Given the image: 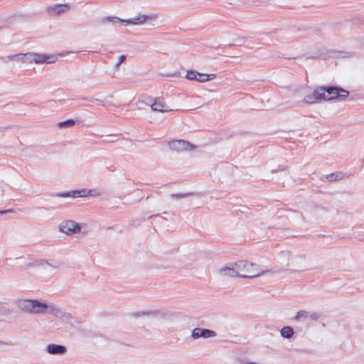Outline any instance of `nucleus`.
<instances>
[{"label":"nucleus","instance_id":"nucleus-35","mask_svg":"<svg viewBox=\"0 0 364 364\" xmlns=\"http://www.w3.org/2000/svg\"><path fill=\"white\" fill-rule=\"evenodd\" d=\"M160 216L159 214H156V215H152L151 218H153V217H159Z\"/></svg>","mask_w":364,"mask_h":364},{"label":"nucleus","instance_id":"nucleus-30","mask_svg":"<svg viewBox=\"0 0 364 364\" xmlns=\"http://www.w3.org/2000/svg\"><path fill=\"white\" fill-rule=\"evenodd\" d=\"M127 57L124 55H122L118 58V62L116 64V67H119L125 60Z\"/></svg>","mask_w":364,"mask_h":364},{"label":"nucleus","instance_id":"nucleus-18","mask_svg":"<svg viewBox=\"0 0 364 364\" xmlns=\"http://www.w3.org/2000/svg\"><path fill=\"white\" fill-rule=\"evenodd\" d=\"M69 9L68 5L67 4H58L55 5L52 7V10L55 14H60Z\"/></svg>","mask_w":364,"mask_h":364},{"label":"nucleus","instance_id":"nucleus-13","mask_svg":"<svg viewBox=\"0 0 364 364\" xmlns=\"http://www.w3.org/2000/svg\"><path fill=\"white\" fill-rule=\"evenodd\" d=\"M46 350L50 355H63L66 353L67 348L65 346L52 343L46 346Z\"/></svg>","mask_w":364,"mask_h":364},{"label":"nucleus","instance_id":"nucleus-5","mask_svg":"<svg viewBox=\"0 0 364 364\" xmlns=\"http://www.w3.org/2000/svg\"><path fill=\"white\" fill-rule=\"evenodd\" d=\"M81 228L80 224L72 220H65L59 225V230L68 235L79 233Z\"/></svg>","mask_w":364,"mask_h":364},{"label":"nucleus","instance_id":"nucleus-25","mask_svg":"<svg viewBox=\"0 0 364 364\" xmlns=\"http://www.w3.org/2000/svg\"><path fill=\"white\" fill-rule=\"evenodd\" d=\"M157 311H138L134 314L135 317H140L142 316H149L156 314Z\"/></svg>","mask_w":364,"mask_h":364},{"label":"nucleus","instance_id":"nucleus-20","mask_svg":"<svg viewBox=\"0 0 364 364\" xmlns=\"http://www.w3.org/2000/svg\"><path fill=\"white\" fill-rule=\"evenodd\" d=\"M309 311L305 310L299 311L296 316L294 317V319L296 321H299L301 320H305L308 318Z\"/></svg>","mask_w":364,"mask_h":364},{"label":"nucleus","instance_id":"nucleus-34","mask_svg":"<svg viewBox=\"0 0 364 364\" xmlns=\"http://www.w3.org/2000/svg\"><path fill=\"white\" fill-rule=\"evenodd\" d=\"M7 343L5 341H0V346H6Z\"/></svg>","mask_w":364,"mask_h":364},{"label":"nucleus","instance_id":"nucleus-8","mask_svg":"<svg viewBox=\"0 0 364 364\" xmlns=\"http://www.w3.org/2000/svg\"><path fill=\"white\" fill-rule=\"evenodd\" d=\"M33 60L35 63H54L57 61L58 57L55 55L33 53Z\"/></svg>","mask_w":364,"mask_h":364},{"label":"nucleus","instance_id":"nucleus-26","mask_svg":"<svg viewBox=\"0 0 364 364\" xmlns=\"http://www.w3.org/2000/svg\"><path fill=\"white\" fill-rule=\"evenodd\" d=\"M81 100L83 101L91 102H98L102 105H105L104 102L102 100H100L99 99L94 98V97H82Z\"/></svg>","mask_w":364,"mask_h":364},{"label":"nucleus","instance_id":"nucleus-24","mask_svg":"<svg viewBox=\"0 0 364 364\" xmlns=\"http://www.w3.org/2000/svg\"><path fill=\"white\" fill-rule=\"evenodd\" d=\"M321 316H322L321 313L309 312L308 318H310L314 321H316V320L319 319L320 318H321Z\"/></svg>","mask_w":364,"mask_h":364},{"label":"nucleus","instance_id":"nucleus-16","mask_svg":"<svg viewBox=\"0 0 364 364\" xmlns=\"http://www.w3.org/2000/svg\"><path fill=\"white\" fill-rule=\"evenodd\" d=\"M346 177V173L342 171H338L327 175L326 179L330 181H340Z\"/></svg>","mask_w":364,"mask_h":364},{"label":"nucleus","instance_id":"nucleus-4","mask_svg":"<svg viewBox=\"0 0 364 364\" xmlns=\"http://www.w3.org/2000/svg\"><path fill=\"white\" fill-rule=\"evenodd\" d=\"M18 307L26 313L43 314L47 312L48 304L37 299H22L18 301Z\"/></svg>","mask_w":364,"mask_h":364},{"label":"nucleus","instance_id":"nucleus-14","mask_svg":"<svg viewBox=\"0 0 364 364\" xmlns=\"http://www.w3.org/2000/svg\"><path fill=\"white\" fill-rule=\"evenodd\" d=\"M32 55H33V53H20L9 56V58L11 60H17L23 63H32L33 62V58H34Z\"/></svg>","mask_w":364,"mask_h":364},{"label":"nucleus","instance_id":"nucleus-32","mask_svg":"<svg viewBox=\"0 0 364 364\" xmlns=\"http://www.w3.org/2000/svg\"><path fill=\"white\" fill-rule=\"evenodd\" d=\"M241 364H258L255 362H247V361H242Z\"/></svg>","mask_w":364,"mask_h":364},{"label":"nucleus","instance_id":"nucleus-28","mask_svg":"<svg viewBox=\"0 0 364 364\" xmlns=\"http://www.w3.org/2000/svg\"><path fill=\"white\" fill-rule=\"evenodd\" d=\"M78 191H79V193L80 194V198L87 197L88 196L89 189L83 188V189H80V190H78Z\"/></svg>","mask_w":364,"mask_h":364},{"label":"nucleus","instance_id":"nucleus-31","mask_svg":"<svg viewBox=\"0 0 364 364\" xmlns=\"http://www.w3.org/2000/svg\"><path fill=\"white\" fill-rule=\"evenodd\" d=\"M80 193H79V191L78 190H74V191H70V197L71 198H80Z\"/></svg>","mask_w":364,"mask_h":364},{"label":"nucleus","instance_id":"nucleus-22","mask_svg":"<svg viewBox=\"0 0 364 364\" xmlns=\"http://www.w3.org/2000/svg\"><path fill=\"white\" fill-rule=\"evenodd\" d=\"M316 102V97L314 96V92L312 94L305 96V97L303 100V102L306 104H312Z\"/></svg>","mask_w":364,"mask_h":364},{"label":"nucleus","instance_id":"nucleus-9","mask_svg":"<svg viewBox=\"0 0 364 364\" xmlns=\"http://www.w3.org/2000/svg\"><path fill=\"white\" fill-rule=\"evenodd\" d=\"M215 336L216 333L214 331L202 328H195L191 333V337L193 339H198L200 338H208Z\"/></svg>","mask_w":364,"mask_h":364},{"label":"nucleus","instance_id":"nucleus-36","mask_svg":"<svg viewBox=\"0 0 364 364\" xmlns=\"http://www.w3.org/2000/svg\"><path fill=\"white\" fill-rule=\"evenodd\" d=\"M279 170H282V171H284V168H282L280 166H279Z\"/></svg>","mask_w":364,"mask_h":364},{"label":"nucleus","instance_id":"nucleus-2","mask_svg":"<svg viewBox=\"0 0 364 364\" xmlns=\"http://www.w3.org/2000/svg\"><path fill=\"white\" fill-rule=\"evenodd\" d=\"M235 266H236L238 274L255 275L253 278L260 277L269 272L279 273L284 271L282 269L260 270L257 264L250 263L246 260H240L235 263Z\"/></svg>","mask_w":364,"mask_h":364},{"label":"nucleus","instance_id":"nucleus-23","mask_svg":"<svg viewBox=\"0 0 364 364\" xmlns=\"http://www.w3.org/2000/svg\"><path fill=\"white\" fill-rule=\"evenodd\" d=\"M191 193H173L171 195V197L173 199L180 200L183 198H186L190 195H191Z\"/></svg>","mask_w":364,"mask_h":364},{"label":"nucleus","instance_id":"nucleus-37","mask_svg":"<svg viewBox=\"0 0 364 364\" xmlns=\"http://www.w3.org/2000/svg\"><path fill=\"white\" fill-rule=\"evenodd\" d=\"M22 257H17L16 259H21Z\"/></svg>","mask_w":364,"mask_h":364},{"label":"nucleus","instance_id":"nucleus-27","mask_svg":"<svg viewBox=\"0 0 364 364\" xmlns=\"http://www.w3.org/2000/svg\"><path fill=\"white\" fill-rule=\"evenodd\" d=\"M101 196L100 192L97 191L95 189H89L88 196L97 197Z\"/></svg>","mask_w":364,"mask_h":364},{"label":"nucleus","instance_id":"nucleus-19","mask_svg":"<svg viewBox=\"0 0 364 364\" xmlns=\"http://www.w3.org/2000/svg\"><path fill=\"white\" fill-rule=\"evenodd\" d=\"M77 120L73 119H69L63 122H60L58 124V126L60 129L66 128V127H72L75 125Z\"/></svg>","mask_w":364,"mask_h":364},{"label":"nucleus","instance_id":"nucleus-12","mask_svg":"<svg viewBox=\"0 0 364 364\" xmlns=\"http://www.w3.org/2000/svg\"><path fill=\"white\" fill-rule=\"evenodd\" d=\"M151 108L153 111H158L161 112H166L172 110L165 104L164 100L159 97L154 99V102L151 105Z\"/></svg>","mask_w":364,"mask_h":364},{"label":"nucleus","instance_id":"nucleus-3","mask_svg":"<svg viewBox=\"0 0 364 364\" xmlns=\"http://www.w3.org/2000/svg\"><path fill=\"white\" fill-rule=\"evenodd\" d=\"M157 14H139L136 16L128 19H122L117 16H107L102 18L101 19V22L103 23H105L106 22H111L113 23L126 22L127 24L141 25L145 22L155 21L157 19Z\"/></svg>","mask_w":364,"mask_h":364},{"label":"nucleus","instance_id":"nucleus-33","mask_svg":"<svg viewBox=\"0 0 364 364\" xmlns=\"http://www.w3.org/2000/svg\"><path fill=\"white\" fill-rule=\"evenodd\" d=\"M9 212H12V210H1L0 211V215L4 214V213H9Z\"/></svg>","mask_w":364,"mask_h":364},{"label":"nucleus","instance_id":"nucleus-11","mask_svg":"<svg viewBox=\"0 0 364 364\" xmlns=\"http://www.w3.org/2000/svg\"><path fill=\"white\" fill-rule=\"evenodd\" d=\"M169 146L171 149L178 152L186 151L193 147V145L188 141L184 140H174L169 143Z\"/></svg>","mask_w":364,"mask_h":364},{"label":"nucleus","instance_id":"nucleus-15","mask_svg":"<svg viewBox=\"0 0 364 364\" xmlns=\"http://www.w3.org/2000/svg\"><path fill=\"white\" fill-rule=\"evenodd\" d=\"M196 74L198 75L197 82H205L208 81H210L216 77V75L213 73L206 74L198 72V73Z\"/></svg>","mask_w":364,"mask_h":364},{"label":"nucleus","instance_id":"nucleus-29","mask_svg":"<svg viewBox=\"0 0 364 364\" xmlns=\"http://www.w3.org/2000/svg\"><path fill=\"white\" fill-rule=\"evenodd\" d=\"M56 196L61 197V198H68L70 197V191H65L56 194Z\"/></svg>","mask_w":364,"mask_h":364},{"label":"nucleus","instance_id":"nucleus-10","mask_svg":"<svg viewBox=\"0 0 364 364\" xmlns=\"http://www.w3.org/2000/svg\"><path fill=\"white\" fill-rule=\"evenodd\" d=\"M47 311L53 314L56 317L65 320H70L72 318V316L70 313L64 311L62 309L53 304L48 305Z\"/></svg>","mask_w":364,"mask_h":364},{"label":"nucleus","instance_id":"nucleus-6","mask_svg":"<svg viewBox=\"0 0 364 364\" xmlns=\"http://www.w3.org/2000/svg\"><path fill=\"white\" fill-rule=\"evenodd\" d=\"M219 274L221 276H225V277L250 278V279H253V277L255 276V275L238 274L236 266H235V263L231 267H224L220 269Z\"/></svg>","mask_w":364,"mask_h":364},{"label":"nucleus","instance_id":"nucleus-1","mask_svg":"<svg viewBox=\"0 0 364 364\" xmlns=\"http://www.w3.org/2000/svg\"><path fill=\"white\" fill-rule=\"evenodd\" d=\"M314 96L316 97V101L319 100H344L346 99L349 92L336 86H321L316 87L314 91Z\"/></svg>","mask_w":364,"mask_h":364},{"label":"nucleus","instance_id":"nucleus-7","mask_svg":"<svg viewBox=\"0 0 364 364\" xmlns=\"http://www.w3.org/2000/svg\"><path fill=\"white\" fill-rule=\"evenodd\" d=\"M48 265L51 267L52 268L57 269L61 265V262L58 260L55 259H50V260H46V259H36L33 262L28 261L25 262V266L26 267H39V266H44Z\"/></svg>","mask_w":364,"mask_h":364},{"label":"nucleus","instance_id":"nucleus-17","mask_svg":"<svg viewBox=\"0 0 364 364\" xmlns=\"http://www.w3.org/2000/svg\"><path fill=\"white\" fill-rule=\"evenodd\" d=\"M294 331L291 326H284L280 330L281 336L284 338L289 339L294 336Z\"/></svg>","mask_w":364,"mask_h":364},{"label":"nucleus","instance_id":"nucleus-21","mask_svg":"<svg viewBox=\"0 0 364 364\" xmlns=\"http://www.w3.org/2000/svg\"><path fill=\"white\" fill-rule=\"evenodd\" d=\"M196 73H198V72L194 70H189L186 72L185 77L189 80L197 81L198 75Z\"/></svg>","mask_w":364,"mask_h":364}]
</instances>
